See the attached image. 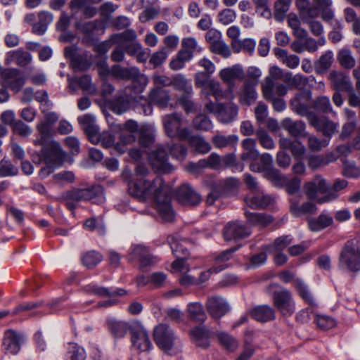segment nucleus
Instances as JSON below:
<instances>
[{
	"instance_id": "obj_1",
	"label": "nucleus",
	"mask_w": 360,
	"mask_h": 360,
	"mask_svg": "<svg viewBox=\"0 0 360 360\" xmlns=\"http://www.w3.org/2000/svg\"><path fill=\"white\" fill-rule=\"evenodd\" d=\"M148 173V168L145 165L141 164L136 165V174L141 177L129 182V193L141 201L155 202L156 210L162 219L165 221H171L174 217L171 205V188L160 176L155 177L152 181L145 179L144 176Z\"/></svg>"
},
{
	"instance_id": "obj_2",
	"label": "nucleus",
	"mask_w": 360,
	"mask_h": 360,
	"mask_svg": "<svg viewBox=\"0 0 360 360\" xmlns=\"http://www.w3.org/2000/svg\"><path fill=\"white\" fill-rule=\"evenodd\" d=\"M168 153L177 160L183 161L187 155L186 147L181 143L158 146L149 155L150 161L158 172L167 174L174 170V167L168 162Z\"/></svg>"
},
{
	"instance_id": "obj_3",
	"label": "nucleus",
	"mask_w": 360,
	"mask_h": 360,
	"mask_svg": "<svg viewBox=\"0 0 360 360\" xmlns=\"http://www.w3.org/2000/svg\"><path fill=\"white\" fill-rule=\"evenodd\" d=\"M81 201H91L95 204L103 203L105 201L103 188L100 186H95L87 188L72 189L67 192L65 202L70 210L75 209Z\"/></svg>"
},
{
	"instance_id": "obj_4",
	"label": "nucleus",
	"mask_w": 360,
	"mask_h": 360,
	"mask_svg": "<svg viewBox=\"0 0 360 360\" xmlns=\"http://www.w3.org/2000/svg\"><path fill=\"white\" fill-rule=\"evenodd\" d=\"M339 267L352 272L360 271V240L346 242L339 257Z\"/></svg>"
},
{
	"instance_id": "obj_5",
	"label": "nucleus",
	"mask_w": 360,
	"mask_h": 360,
	"mask_svg": "<svg viewBox=\"0 0 360 360\" xmlns=\"http://www.w3.org/2000/svg\"><path fill=\"white\" fill-rule=\"evenodd\" d=\"M316 17L321 18L325 22L333 26V30L328 34L329 39L333 43L340 42L342 39L341 30L342 23L333 19L334 10L332 7V0H316Z\"/></svg>"
},
{
	"instance_id": "obj_6",
	"label": "nucleus",
	"mask_w": 360,
	"mask_h": 360,
	"mask_svg": "<svg viewBox=\"0 0 360 360\" xmlns=\"http://www.w3.org/2000/svg\"><path fill=\"white\" fill-rule=\"evenodd\" d=\"M290 105L294 112L301 116H305L310 124L315 127V101L312 98V92L304 90L296 94L291 100Z\"/></svg>"
},
{
	"instance_id": "obj_7",
	"label": "nucleus",
	"mask_w": 360,
	"mask_h": 360,
	"mask_svg": "<svg viewBox=\"0 0 360 360\" xmlns=\"http://www.w3.org/2000/svg\"><path fill=\"white\" fill-rule=\"evenodd\" d=\"M162 122L166 135L171 139L184 141L191 134L189 127H183L184 119L177 112L165 115L162 117Z\"/></svg>"
},
{
	"instance_id": "obj_8",
	"label": "nucleus",
	"mask_w": 360,
	"mask_h": 360,
	"mask_svg": "<svg viewBox=\"0 0 360 360\" xmlns=\"http://www.w3.org/2000/svg\"><path fill=\"white\" fill-rule=\"evenodd\" d=\"M347 181L338 179L333 186L330 187L321 176L316 175V203H326L335 200L338 195L337 192L346 188Z\"/></svg>"
},
{
	"instance_id": "obj_9",
	"label": "nucleus",
	"mask_w": 360,
	"mask_h": 360,
	"mask_svg": "<svg viewBox=\"0 0 360 360\" xmlns=\"http://www.w3.org/2000/svg\"><path fill=\"white\" fill-rule=\"evenodd\" d=\"M42 155L44 158L45 163L48 165L41 169L40 175L45 177L53 172V167L62 165L67 161L68 155L62 149L58 143L53 142L49 150H43Z\"/></svg>"
},
{
	"instance_id": "obj_10",
	"label": "nucleus",
	"mask_w": 360,
	"mask_h": 360,
	"mask_svg": "<svg viewBox=\"0 0 360 360\" xmlns=\"http://www.w3.org/2000/svg\"><path fill=\"white\" fill-rule=\"evenodd\" d=\"M64 55L70 60L72 67L75 70L85 71L91 65V55L75 45L66 46L64 49Z\"/></svg>"
},
{
	"instance_id": "obj_11",
	"label": "nucleus",
	"mask_w": 360,
	"mask_h": 360,
	"mask_svg": "<svg viewBox=\"0 0 360 360\" xmlns=\"http://www.w3.org/2000/svg\"><path fill=\"white\" fill-rule=\"evenodd\" d=\"M205 110L217 115L219 122L229 123L233 121L238 112V106L233 103L224 105L217 102L208 101L205 105Z\"/></svg>"
},
{
	"instance_id": "obj_12",
	"label": "nucleus",
	"mask_w": 360,
	"mask_h": 360,
	"mask_svg": "<svg viewBox=\"0 0 360 360\" xmlns=\"http://www.w3.org/2000/svg\"><path fill=\"white\" fill-rule=\"evenodd\" d=\"M338 125L327 119H319L316 117V150L326 146L334 133Z\"/></svg>"
},
{
	"instance_id": "obj_13",
	"label": "nucleus",
	"mask_w": 360,
	"mask_h": 360,
	"mask_svg": "<svg viewBox=\"0 0 360 360\" xmlns=\"http://www.w3.org/2000/svg\"><path fill=\"white\" fill-rule=\"evenodd\" d=\"M274 307L283 315L291 316L295 311V303L292 296L287 289L275 291L273 295Z\"/></svg>"
},
{
	"instance_id": "obj_14",
	"label": "nucleus",
	"mask_w": 360,
	"mask_h": 360,
	"mask_svg": "<svg viewBox=\"0 0 360 360\" xmlns=\"http://www.w3.org/2000/svg\"><path fill=\"white\" fill-rule=\"evenodd\" d=\"M75 27L83 34V40L89 43L93 42L98 35L103 34L105 32L103 22L98 20L85 22H77L75 23Z\"/></svg>"
},
{
	"instance_id": "obj_15",
	"label": "nucleus",
	"mask_w": 360,
	"mask_h": 360,
	"mask_svg": "<svg viewBox=\"0 0 360 360\" xmlns=\"http://www.w3.org/2000/svg\"><path fill=\"white\" fill-rule=\"evenodd\" d=\"M131 340L133 347L141 352H148L153 348L148 332L139 323H134L131 328Z\"/></svg>"
},
{
	"instance_id": "obj_16",
	"label": "nucleus",
	"mask_w": 360,
	"mask_h": 360,
	"mask_svg": "<svg viewBox=\"0 0 360 360\" xmlns=\"http://www.w3.org/2000/svg\"><path fill=\"white\" fill-rule=\"evenodd\" d=\"M303 191L309 200L304 202L302 206H299L293 202L292 203L291 210L296 216L311 214H313L315 210V183L313 181L307 182L304 186Z\"/></svg>"
},
{
	"instance_id": "obj_17",
	"label": "nucleus",
	"mask_w": 360,
	"mask_h": 360,
	"mask_svg": "<svg viewBox=\"0 0 360 360\" xmlns=\"http://www.w3.org/2000/svg\"><path fill=\"white\" fill-rule=\"evenodd\" d=\"M154 340L164 351H169L174 346L176 337L173 330L167 324L161 323L154 330Z\"/></svg>"
},
{
	"instance_id": "obj_18",
	"label": "nucleus",
	"mask_w": 360,
	"mask_h": 360,
	"mask_svg": "<svg viewBox=\"0 0 360 360\" xmlns=\"http://www.w3.org/2000/svg\"><path fill=\"white\" fill-rule=\"evenodd\" d=\"M250 169L254 172H264L275 180L280 179L279 171L273 168V157L269 153H264L260 156L259 162H252Z\"/></svg>"
},
{
	"instance_id": "obj_19",
	"label": "nucleus",
	"mask_w": 360,
	"mask_h": 360,
	"mask_svg": "<svg viewBox=\"0 0 360 360\" xmlns=\"http://www.w3.org/2000/svg\"><path fill=\"white\" fill-rule=\"evenodd\" d=\"M201 94L207 99L210 96H212L216 101L221 99L232 101L235 98L233 89L224 90L221 84L213 79L201 89Z\"/></svg>"
},
{
	"instance_id": "obj_20",
	"label": "nucleus",
	"mask_w": 360,
	"mask_h": 360,
	"mask_svg": "<svg viewBox=\"0 0 360 360\" xmlns=\"http://www.w3.org/2000/svg\"><path fill=\"white\" fill-rule=\"evenodd\" d=\"M245 72L240 64L224 68L219 72V77L221 81L228 86V89H233L235 81H242L245 79Z\"/></svg>"
},
{
	"instance_id": "obj_21",
	"label": "nucleus",
	"mask_w": 360,
	"mask_h": 360,
	"mask_svg": "<svg viewBox=\"0 0 360 360\" xmlns=\"http://www.w3.org/2000/svg\"><path fill=\"white\" fill-rule=\"evenodd\" d=\"M25 83V77L20 75L16 68H6L3 72L1 84L4 87L9 88L13 91L19 92Z\"/></svg>"
},
{
	"instance_id": "obj_22",
	"label": "nucleus",
	"mask_w": 360,
	"mask_h": 360,
	"mask_svg": "<svg viewBox=\"0 0 360 360\" xmlns=\"http://www.w3.org/2000/svg\"><path fill=\"white\" fill-rule=\"evenodd\" d=\"M206 307L208 313L214 319H220L230 310L229 304L226 300L218 296L209 297Z\"/></svg>"
},
{
	"instance_id": "obj_23",
	"label": "nucleus",
	"mask_w": 360,
	"mask_h": 360,
	"mask_svg": "<svg viewBox=\"0 0 360 360\" xmlns=\"http://www.w3.org/2000/svg\"><path fill=\"white\" fill-rule=\"evenodd\" d=\"M131 259L138 260L141 266H148L158 262V258L150 255L143 245H134L130 251Z\"/></svg>"
},
{
	"instance_id": "obj_24",
	"label": "nucleus",
	"mask_w": 360,
	"mask_h": 360,
	"mask_svg": "<svg viewBox=\"0 0 360 360\" xmlns=\"http://www.w3.org/2000/svg\"><path fill=\"white\" fill-rule=\"evenodd\" d=\"M296 5L300 11L301 20L309 24L311 32L315 34V5L309 0H297Z\"/></svg>"
},
{
	"instance_id": "obj_25",
	"label": "nucleus",
	"mask_w": 360,
	"mask_h": 360,
	"mask_svg": "<svg viewBox=\"0 0 360 360\" xmlns=\"http://www.w3.org/2000/svg\"><path fill=\"white\" fill-rule=\"evenodd\" d=\"M246 204L252 209H265L274 202V198L264 195L262 190L250 192L245 198Z\"/></svg>"
},
{
	"instance_id": "obj_26",
	"label": "nucleus",
	"mask_w": 360,
	"mask_h": 360,
	"mask_svg": "<svg viewBox=\"0 0 360 360\" xmlns=\"http://www.w3.org/2000/svg\"><path fill=\"white\" fill-rule=\"evenodd\" d=\"M250 230L238 221L229 222L224 229V236L226 240H237L248 237Z\"/></svg>"
},
{
	"instance_id": "obj_27",
	"label": "nucleus",
	"mask_w": 360,
	"mask_h": 360,
	"mask_svg": "<svg viewBox=\"0 0 360 360\" xmlns=\"http://www.w3.org/2000/svg\"><path fill=\"white\" fill-rule=\"evenodd\" d=\"M22 340L23 335L21 333L8 330L5 333L3 340L4 349L7 353L17 354L20 349Z\"/></svg>"
},
{
	"instance_id": "obj_28",
	"label": "nucleus",
	"mask_w": 360,
	"mask_h": 360,
	"mask_svg": "<svg viewBox=\"0 0 360 360\" xmlns=\"http://www.w3.org/2000/svg\"><path fill=\"white\" fill-rule=\"evenodd\" d=\"M168 243L172 251L173 255L176 257V259L172 264V268L174 272H180L181 274H186L190 270V266L186 262V257H180L178 250L179 241L178 238L171 237L168 238Z\"/></svg>"
},
{
	"instance_id": "obj_29",
	"label": "nucleus",
	"mask_w": 360,
	"mask_h": 360,
	"mask_svg": "<svg viewBox=\"0 0 360 360\" xmlns=\"http://www.w3.org/2000/svg\"><path fill=\"white\" fill-rule=\"evenodd\" d=\"M328 79L333 86L338 91H352V84L350 82L348 74L342 71H331L328 75Z\"/></svg>"
},
{
	"instance_id": "obj_30",
	"label": "nucleus",
	"mask_w": 360,
	"mask_h": 360,
	"mask_svg": "<svg viewBox=\"0 0 360 360\" xmlns=\"http://www.w3.org/2000/svg\"><path fill=\"white\" fill-rule=\"evenodd\" d=\"M178 200L184 205H196L201 201V198L189 185H183L176 193Z\"/></svg>"
},
{
	"instance_id": "obj_31",
	"label": "nucleus",
	"mask_w": 360,
	"mask_h": 360,
	"mask_svg": "<svg viewBox=\"0 0 360 360\" xmlns=\"http://www.w3.org/2000/svg\"><path fill=\"white\" fill-rule=\"evenodd\" d=\"M288 87L283 84H276L271 77H266L262 84V93L265 98H273L276 95L285 96L288 93Z\"/></svg>"
},
{
	"instance_id": "obj_32",
	"label": "nucleus",
	"mask_w": 360,
	"mask_h": 360,
	"mask_svg": "<svg viewBox=\"0 0 360 360\" xmlns=\"http://www.w3.org/2000/svg\"><path fill=\"white\" fill-rule=\"evenodd\" d=\"M31 60V54L20 49L8 51L5 55L4 63L6 65L15 63L18 66L25 67Z\"/></svg>"
},
{
	"instance_id": "obj_33",
	"label": "nucleus",
	"mask_w": 360,
	"mask_h": 360,
	"mask_svg": "<svg viewBox=\"0 0 360 360\" xmlns=\"http://www.w3.org/2000/svg\"><path fill=\"white\" fill-rule=\"evenodd\" d=\"M77 120L90 141L94 143V138H97L98 133L95 116L92 114H85L78 117Z\"/></svg>"
},
{
	"instance_id": "obj_34",
	"label": "nucleus",
	"mask_w": 360,
	"mask_h": 360,
	"mask_svg": "<svg viewBox=\"0 0 360 360\" xmlns=\"http://www.w3.org/2000/svg\"><path fill=\"white\" fill-rule=\"evenodd\" d=\"M257 85L251 81H245L238 92L239 102L241 105H250L257 98Z\"/></svg>"
},
{
	"instance_id": "obj_35",
	"label": "nucleus",
	"mask_w": 360,
	"mask_h": 360,
	"mask_svg": "<svg viewBox=\"0 0 360 360\" xmlns=\"http://www.w3.org/2000/svg\"><path fill=\"white\" fill-rule=\"evenodd\" d=\"M68 85L72 91H76L79 87L90 94H94L96 91V88L92 84L91 77L89 75H84L80 77L69 78Z\"/></svg>"
},
{
	"instance_id": "obj_36",
	"label": "nucleus",
	"mask_w": 360,
	"mask_h": 360,
	"mask_svg": "<svg viewBox=\"0 0 360 360\" xmlns=\"http://www.w3.org/2000/svg\"><path fill=\"white\" fill-rule=\"evenodd\" d=\"M84 290L87 293L101 297L108 296L113 297L116 295H124L127 291L123 288H106L98 286L96 284L91 283L84 286Z\"/></svg>"
},
{
	"instance_id": "obj_37",
	"label": "nucleus",
	"mask_w": 360,
	"mask_h": 360,
	"mask_svg": "<svg viewBox=\"0 0 360 360\" xmlns=\"http://www.w3.org/2000/svg\"><path fill=\"white\" fill-rule=\"evenodd\" d=\"M107 325L111 335L116 339L124 338L127 331H131V328L134 326V324L131 325L127 322L115 319H108Z\"/></svg>"
},
{
	"instance_id": "obj_38",
	"label": "nucleus",
	"mask_w": 360,
	"mask_h": 360,
	"mask_svg": "<svg viewBox=\"0 0 360 360\" xmlns=\"http://www.w3.org/2000/svg\"><path fill=\"white\" fill-rule=\"evenodd\" d=\"M149 99L150 103L164 109L168 107L171 98L167 90L161 87H155L150 91Z\"/></svg>"
},
{
	"instance_id": "obj_39",
	"label": "nucleus",
	"mask_w": 360,
	"mask_h": 360,
	"mask_svg": "<svg viewBox=\"0 0 360 360\" xmlns=\"http://www.w3.org/2000/svg\"><path fill=\"white\" fill-rule=\"evenodd\" d=\"M192 340L198 347L207 348L210 345V332L204 326H196L190 331Z\"/></svg>"
},
{
	"instance_id": "obj_40",
	"label": "nucleus",
	"mask_w": 360,
	"mask_h": 360,
	"mask_svg": "<svg viewBox=\"0 0 360 360\" xmlns=\"http://www.w3.org/2000/svg\"><path fill=\"white\" fill-rule=\"evenodd\" d=\"M252 318L260 322H267L275 319V311L269 305H259L251 311Z\"/></svg>"
},
{
	"instance_id": "obj_41",
	"label": "nucleus",
	"mask_w": 360,
	"mask_h": 360,
	"mask_svg": "<svg viewBox=\"0 0 360 360\" xmlns=\"http://www.w3.org/2000/svg\"><path fill=\"white\" fill-rule=\"evenodd\" d=\"M274 53L276 58L290 69H295L300 64V58L297 55L288 54V51L281 48L276 47Z\"/></svg>"
},
{
	"instance_id": "obj_42",
	"label": "nucleus",
	"mask_w": 360,
	"mask_h": 360,
	"mask_svg": "<svg viewBox=\"0 0 360 360\" xmlns=\"http://www.w3.org/2000/svg\"><path fill=\"white\" fill-rule=\"evenodd\" d=\"M126 53L130 56L135 57L139 63H145L148 59V51L138 41L126 46Z\"/></svg>"
},
{
	"instance_id": "obj_43",
	"label": "nucleus",
	"mask_w": 360,
	"mask_h": 360,
	"mask_svg": "<svg viewBox=\"0 0 360 360\" xmlns=\"http://www.w3.org/2000/svg\"><path fill=\"white\" fill-rule=\"evenodd\" d=\"M186 140L188 141L189 146L200 154H206L211 150V145L202 136L193 135L191 134Z\"/></svg>"
},
{
	"instance_id": "obj_44",
	"label": "nucleus",
	"mask_w": 360,
	"mask_h": 360,
	"mask_svg": "<svg viewBox=\"0 0 360 360\" xmlns=\"http://www.w3.org/2000/svg\"><path fill=\"white\" fill-rule=\"evenodd\" d=\"M110 73L116 79L131 80V77L137 74V68H124L120 65H114L110 68Z\"/></svg>"
},
{
	"instance_id": "obj_45",
	"label": "nucleus",
	"mask_w": 360,
	"mask_h": 360,
	"mask_svg": "<svg viewBox=\"0 0 360 360\" xmlns=\"http://www.w3.org/2000/svg\"><path fill=\"white\" fill-rule=\"evenodd\" d=\"M281 126L293 136H302L305 130V124L302 121L294 122L288 117L282 121Z\"/></svg>"
},
{
	"instance_id": "obj_46",
	"label": "nucleus",
	"mask_w": 360,
	"mask_h": 360,
	"mask_svg": "<svg viewBox=\"0 0 360 360\" xmlns=\"http://www.w3.org/2000/svg\"><path fill=\"white\" fill-rule=\"evenodd\" d=\"M238 249V248H231L214 255V274L219 273L227 267L226 262L231 259L232 253Z\"/></svg>"
},
{
	"instance_id": "obj_47",
	"label": "nucleus",
	"mask_w": 360,
	"mask_h": 360,
	"mask_svg": "<svg viewBox=\"0 0 360 360\" xmlns=\"http://www.w3.org/2000/svg\"><path fill=\"white\" fill-rule=\"evenodd\" d=\"M247 221L254 226H266L273 221L272 216L264 213L245 212Z\"/></svg>"
},
{
	"instance_id": "obj_48",
	"label": "nucleus",
	"mask_w": 360,
	"mask_h": 360,
	"mask_svg": "<svg viewBox=\"0 0 360 360\" xmlns=\"http://www.w3.org/2000/svg\"><path fill=\"white\" fill-rule=\"evenodd\" d=\"M238 141L237 135L231 134L229 136H224L217 134L212 137V142L214 146L218 149H222L231 146H236Z\"/></svg>"
},
{
	"instance_id": "obj_49",
	"label": "nucleus",
	"mask_w": 360,
	"mask_h": 360,
	"mask_svg": "<svg viewBox=\"0 0 360 360\" xmlns=\"http://www.w3.org/2000/svg\"><path fill=\"white\" fill-rule=\"evenodd\" d=\"M171 86L184 94H191L193 87L191 83L182 75L178 74L172 78Z\"/></svg>"
},
{
	"instance_id": "obj_50",
	"label": "nucleus",
	"mask_w": 360,
	"mask_h": 360,
	"mask_svg": "<svg viewBox=\"0 0 360 360\" xmlns=\"http://www.w3.org/2000/svg\"><path fill=\"white\" fill-rule=\"evenodd\" d=\"M155 130L154 127H142L139 131V142L143 147H148L155 141Z\"/></svg>"
},
{
	"instance_id": "obj_51",
	"label": "nucleus",
	"mask_w": 360,
	"mask_h": 360,
	"mask_svg": "<svg viewBox=\"0 0 360 360\" xmlns=\"http://www.w3.org/2000/svg\"><path fill=\"white\" fill-rule=\"evenodd\" d=\"M187 310L191 319L197 322H203L206 319V314L202 305L200 302H191L188 304Z\"/></svg>"
},
{
	"instance_id": "obj_52",
	"label": "nucleus",
	"mask_w": 360,
	"mask_h": 360,
	"mask_svg": "<svg viewBox=\"0 0 360 360\" xmlns=\"http://www.w3.org/2000/svg\"><path fill=\"white\" fill-rule=\"evenodd\" d=\"M137 34L135 30L131 29H127L125 31L113 34L111 35V41L115 44H122L124 41H130L131 43L134 41H137Z\"/></svg>"
},
{
	"instance_id": "obj_53",
	"label": "nucleus",
	"mask_w": 360,
	"mask_h": 360,
	"mask_svg": "<svg viewBox=\"0 0 360 360\" xmlns=\"http://www.w3.org/2000/svg\"><path fill=\"white\" fill-rule=\"evenodd\" d=\"M65 360H85L86 352L84 349L75 342L68 343Z\"/></svg>"
},
{
	"instance_id": "obj_54",
	"label": "nucleus",
	"mask_w": 360,
	"mask_h": 360,
	"mask_svg": "<svg viewBox=\"0 0 360 360\" xmlns=\"http://www.w3.org/2000/svg\"><path fill=\"white\" fill-rule=\"evenodd\" d=\"M136 138L134 134L121 132L119 136V141L115 144V150L120 154L127 150V146L135 142Z\"/></svg>"
},
{
	"instance_id": "obj_55",
	"label": "nucleus",
	"mask_w": 360,
	"mask_h": 360,
	"mask_svg": "<svg viewBox=\"0 0 360 360\" xmlns=\"http://www.w3.org/2000/svg\"><path fill=\"white\" fill-rule=\"evenodd\" d=\"M337 60L342 67L348 70L354 68L356 63L350 50L347 49H342L338 52Z\"/></svg>"
},
{
	"instance_id": "obj_56",
	"label": "nucleus",
	"mask_w": 360,
	"mask_h": 360,
	"mask_svg": "<svg viewBox=\"0 0 360 360\" xmlns=\"http://www.w3.org/2000/svg\"><path fill=\"white\" fill-rule=\"evenodd\" d=\"M291 0H276L274 5V18L278 22L283 21L290 6Z\"/></svg>"
},
{
	"instance_id": "obj_57",
	"label": "nucleus",
	"mask_w": 360,
	"mask_h": 360,
	"mask_svg": "<svg viewBox=\"0 0 360 360\" xmlns=\"http://www.w3.org/2000/svg\"><path fill=\"white\" fill-rule=\"evenodd\" d=\"M100 142L101 145L106 148L112 147L115 150V136L112 131H105L102 133H98L97 138H94V143Z\"/></svg>"
},
{
	"instance_id": "obj_58",
	"label": "nucleus",
	"mask_w": 360,
	"mask_h": 360,
	"mask_svg": "<svg viewBox=\"0 0 360 360\" xmlns=\"http://www.w3.org/2000/svg\"><path fill=\"white\" fill-rule=\"evenodd\" d=\"M292 242V236L290 235L283 236L277 238L274 244L265 246L266 250L271 251H281L287 248Z\"/></svg>"
},
{
	"instance_id": "obj_59",
	"label": "nucleus",
	"mask_w": 360,
	"mask_h": 360,
	"mask_svg": "<svg viewBox=\"0 0 360 360\" xmlns=\"http://www.w3.org/2000/svg\"><path fill=\"white\" fill-rule=\"evenodd\" d=\"M103 259L102 255L94 250L87 252L82 257V262L87 268H93Z\"/></svg>"
},
{
	"instance_id": "obj_60",
	"label": "nucleus",
	"mask_w": 360,
	"mask_h": 360,
	"mask_svg": "<svg viewBox=\"0 0 360 360\" xmlns=\"http://www.w3.org/2000/svg\"><path fill=\"white\" fill-rule=\"evenodd\" d=\"M284 81L289 86L300 89L304 86L307 83V79L304 76L297 74L292 75L291 72H288L285 77Z\"/></svg>"
},
{
	"instance_id": "obj_61",
	"label": "nucleus",
	"mask_w": 360,
	"mask_h": 360,
	"mask_svg": "<svg viewBox=\"0 0 360 360\" xmlns=\"http://www.w3.org/2000/svg\"><path fill=\"white\" fill-rule=\"evenodd\" d=\"M342 174L347 178L360 177V167H357L354 162L344 160Z\"/></svg>"
},
{
	"instance_id": "obj_62",
	"label": "nucleus",
	"mask_w": 360,
	"mask_h": 360,
	"mask_svg": "<svg viewBox=\"0 0 360 360\" xmlns=\"http://www.w3.org/2000/svg\"><path fill=\"white\" fill-rule=\"evenodd\" d=\"M333 53L331 51H327L323 54L319 61L316 67V72L323 73L326 71L333 63Z\"/></svg>"
},
{
	"instance_id": "obj_63",
	"label": "nucleus",
	"mask_w": 360,
	"mask_h": 360,
	"mask_svg": "<svg viewBox=\"0 0 360 360\" xmlns=\"http://www.w3.org/2000/svg\"><path fill=\"white\" fill-rule=\"evenodd\" d=\"M18 173V169L13 165L12 162L6 159H3L0 162V176H15Z\"/></svg>"
},
{
	"instance_id": "obj_64",
	"label": "nucleus",
	"mask_w": 360,
	"mask_h": 360,
	"mask_svg": "<svg viewBox=\"0 0 360 360\" xmlns=\"http://www.w3.org/2000/svg\"><path fill=\"white\" fill-rule=\"evenodd\" d=\"M218 339L220 343L229 351L233 352L238 347L237 340L228 333L224 332L219 333Z\"/></svg>"
}]
</instances>
